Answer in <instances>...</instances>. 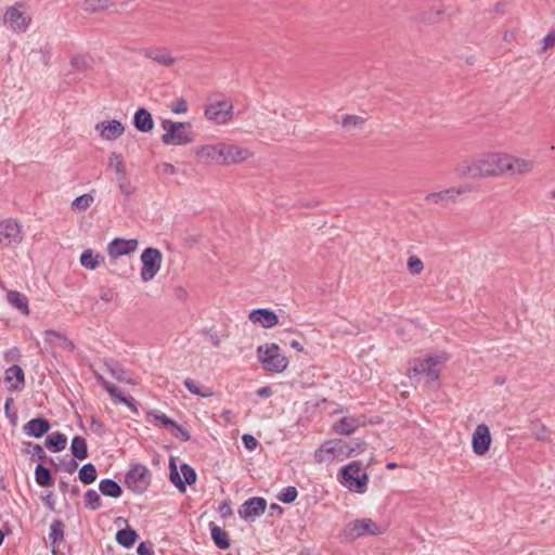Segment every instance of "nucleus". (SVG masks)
Masks as SVG:
<instances>
[{
	"label": "nucleus",
	"mask_w": 555,
	"mask_h": 555,
	"mask_svg": "<svg viewBox=\"0 0 555 555\" xmlns=\"http://www.w3.org/2000/svg\"><path fill=\"white\" fill-rule=\"evenodd\" d=\"M460 178L479 179L503 176V153H483L455 167Z\"/></svg>",
	"instance_id": "f257e3e1"
},
{
	"label": "nucleus",
	"mask_w": 555,
	"mask_h": 555,
	"mask_svg": "<svg viewBox=\"0 0 555 555\" xmlns=\"http://www.w3.org/2000/svg\"><path fill=\"white\" fill-rule=\"evenodd\" d=\"M194 153L205 162L229 166L242 163L253 156L248 149L235 144L217 143L196 146Z\"/></svg>",
	"instance_id": "f03ea898"
},
{
	"label": "nucleus",
	"mask_w": 555,
	"mask_h": 555,
	"mask_svg": "<svg viewBox=\"0 0 555 555\" xmlns=\"http://www.w3.org/2000/svg\"><path fill=\"white\" fill-rule=\"evenodd\" d=\"M365 443L357 442L351 446L344 440H330L324 442L314 452V461L321 463H332L334 461H341L344 457L358 454L364 450Z\"/></svg>",
	"instance_id": "7ed1b4c3"
},
{
	"label": "nucleus",
	"mask_w": 555,
	"mask_h": 555,
	"mask_svg": "<svg viewBox=\"0 0 555 555\" xmlns=\"http://www.w3.org/2000/svg\"><path fill=\"white\" fill-rule=\"evenodd\" d=\"M448 357L446 353L430 354L424 359H412L409 364L406 375L413 378L420 375L426 377L428 383H437L440 376V370L447 362Z\"/></svg>",
	"instance_id": "20e7f679"
},
{
	"label": "nucleus",
	"mask_w": 555,
	"mask_h": 555,
	"mask_svg": "<svg viewBox=\"0 0 555 555\" xmlns=\"http://www.w3.org/2000/svg\"><path fill=\"white\" fill-rule=\"evenodd\" d=\"M256 352L264 371L282 373L288 366L287 357L281 352V348L274 343L258 346Z\"/></svg>",
	"instance_id": "39448f33"
},
{
	"label": "nucleus",
	"mask_w": 555,
	"mask_h": 555,
	"mask_svg": "<svg viewBox=\"0 0 555 555\" xmlns=\"http://www.w3.org/2000/svg\"><path fill=\"white\" fill-rule=\"evenodd\" d=\"M162 128L165 131L162 135V142L165 145H185L193 141L192 125L188 121L180 122L164 119Z\"/></svg>",
	"instance_id": "423d86ee"
},
{
	"label": "nucleus",
	"mask_w": 555,
	"mask_h": 555,
	"mask_svg": "<svg viewBox=\"0 0 555 555\" xmlns=\"http://www.w3.org/2000/svg\"><path fill=\"white\" fill-rule=\"evenodd\" d=\"M338 480L349 490L358 493H364L366 491L369 476L363 472L362 463L360 461H352L340 468Z\"/></svg>",
	"instance_id": "0eeeda50"
},
{
	"label": "nucleus",
	"mask_w": 555,
	"mask_h": 555,
	"mask_svg": "<svg viewBox=\"0 0 555 555\" xmlns=\"http://www.w3.org/2000/svg\"><path fill=\"white\" fill-rule=\"evenodd\" d=\"M125 482L132 492L138 494L144 493L151 483L149 468L143 464L132 465L126 474Z\"/></svg>",
	"instance_id": "6e6552de"
},
{
	"label": "nucleus",
	"mask_w": 555,
	"mask_h": 555,
	"mask_svg": "<svg viewBox=\"0 0 555 555\" xmlns=\"http://www.w3.org/2000/svg\"><path fill=\"white\" fill-rule=\"evenodd\" d=\"M162 253L154 247H147L141 254L142 268L140 272L141 280L149 282L155 278L162 267Z\"/></svg>",
	"instance_id": "1a4fd4ad"
},
{
	"label": "nucleus",
	"mask_w": 555,
	"mask_h": 555,
	"mask_svg": "<svg viewBox=\"0 0 555 555\" xmlns=\"http://www.w3.org/2000/svg\"><path fill=\"white\" fill-rule=\"evenodd\" d=\"M382 533L383 530L371 518L356 519L349 522L343 530V535L347 540H356L365 534L378 535Z\"/></svg>",
	"instance_id": "9d476101"
},
{
	"label": "nucleus",
	"mask_w": 555,
	"mask_h": 555,
	"mask_svg": "<svg viewBox=\"0 0 555 555\" xmlns=\"http://www.w3.org/2000/svg\"><path fill=\"white\" fill-rule=\"evenodd\" d=\"M204 115L216 125H224L233 117V105L227 100L211 102L206 105Z\"/></svg>",
	"instance_id": "9b49d317"
},
{
	"label": "nucleus",
	"mask_w": 555,
	"mask_h": 555,
	"mask_svg": "<svg viewBox=\"0 0 555 555\" xmlns=\"http://www.w3.org/2000/svg\"><path fill=\"white\" fill-rule=\"evenodd\" d=\"M22 240V225L16 220L4 219L0 221V246H15L18 245Z\"/></svg>",
	"instance_id": "f8f14e48"
},
{
	"label": "nucleus",
	"mask_w": 555,
	"mask_h": 555,
	"mask_svg": "<svg viewBox=\"0 0 555 555\" xmlns=\"http://www.w3.org/2000/svg\"><path fill=\"white\" fill-rule=\"evenodd\" d=\"M170 481L177 487V489L181 492H185L186 485H193L196 481V473L193 467L188 464H182L180 466V472L177 469V466L173 460H170L169 463Z\"/></svg>",
	"instance_id": "ddd939ff"
},
{
	"label": "nucleus",
	"mask_w": 555,
	"mask_h": 555,
	"mask_svg": "<svg viewBox=\"0 0 555 555\" xmlns=\"http://www.w3.org/2000/svg\"><path fill=\"white\" fill-rule=\"evenodd\" d=\"M472 186L463 184L452 186L439 192H431L425 196V201L431 204L455 203L461 195L472 192Z\"/></svg>",
	"instance_id": "4468645a"
},
{
	"label": "nucleus",
	"mask_w": 555,
	"mask_h": 555,
	"mask_svg": "<svg viewBox=\"0 0 555 555\" xmlns=\"http://www.w3.org/2000/svg\"><path fill=\"white\" fill-rule=\"evenodd\" d=\"M534 162L503 153V175H526L532 171Z\"/></svg>",
	"instance_id": "2eb2a0df"
},
{
	"label": "nucleus",
	"mask_w": 555,
	"mask_h": 555,
	"mask_svg": "<svg viewBox=\"0 0 555 555\" xmlns=\"http://www.w3.org/2000/svg\"><path fill=\"white\" fill-rule=\"evenodd\" d=\"M267 508V501L260 496L246 500L238 508V516L244 520H254L261 516Z\"/></svg>",
	"instance_id": "dca6fc26"
},
{
	"label": "nucleus",
	"mask_w": 555,
	"mask_h": 555,
	"mask_svg": "<svg viewBox=\"0 0 555 555\" xmlns=\"http://www.w3.org/2000/svg\"><path fill=\"white\" fill-rule=\"evenodd\" d=\"M491 434L489 427L486 424H479L475 428L472 437V448L476 455H485L491 444Z\"/></svg>",
	"instance_id": "f3484780"
},
{
	"label": "nucleus",
	"mask_w": 555,
	"mask_h": 555,
	"mask_svg": "<svg viewBox=\"0 0 555 555\" xmlns=\"http://www.w3.org/2000/svg\"><path fill=\"white\" fill-rule=\"evenodd\" d=\"M138 241L134 238L125 240L116 237L107 245V254L111 258H117L120 256L129 255L134 253L138 248Z\"/></svg>",
	"instance_id": "a211bd4d"
},
{
	"label": "nucleus",
	"mask_w": 555,
	"mask_h": 555,
	"mask_svg": "<svg viewBox=\"0 0 555 555\" xmlns=\"http://www.w3.org/2000/svg\"><path fill=\"white\" fill-rule=\"evenodd\" d=\"M142 55L153 62L169 67L176 63V59L166 47H147L142 50Z\"/></svg>",
	"instance_id": "6ab92c4d"
},
{
	"label": "nucleus",
	"mask_w": 555,
	"mask_h": 555,
	"mask_svg": "<svg viewBox=\"0 0 555 555\" xmlns=\"http://www.w3.org/2000/svg\"><path fill=\"white\" fill-rule=\"evenodd\" d=\"M4 22L13 31L23 33L28 28L30 18L16 7H10L4 14Z\"/></svg>",
	"instance_id": "aec40b11"
},
{
	"label": "nucleus",
	"mask_w": 555,
	"mask_h": 555,
	"mask_svg": "<svg viewBox=\"0 0 555 555\" xmlns=\"http://www.w3.org/2000/svg\"><path fill=\"white\" fill-rule=\"evenodd\" d=\"M248 319L253 323L260 324L264 328H272L279 323L278 314L266 308L254 309L250 311Z\"/></svg>",
	"instance_id": "412c9836"
},
{
	"label": "nucleus",
	"mask_w": 555,
	"mask_h": 555,
	"mask_svg": "<svg viewBox=\"0 0 555 555\" xmlns=\"http://www.w3.org/2000/svg\"><path fill=\"white\" fill-rule=\"evenodd\" d=\"M95 129L100 132V137L107 141H114L125 132V127L118 120L99 122Z\"/></svg>",
	"instance_id": "4be33fe9"
},
{
	"label": "nucleus",
	"mask_w": 555,
	"mask_h": 555,
	"mask_svg": "<svg viewBox=\"0 0 555 555\" xmlns=\"http://www.w3.org/2000/svg\"><path fill=\"white\" fill-rule=\"evenodd\" d=\"M50 422L46 418H33L23 426L24 433L34 438H41L50 430Z\"/></svg>",
	"instance_id": "5701e85b"
},
{
	"label": "nucleus",
	"mask_w": 555,
	"mask_h": 555,
	"mask_svg": "<svg viewBox=\"0 0 555 555\" xmlns=\"http://www.w3.org/2000/svg\"><path fill=\"white\" fill-rule=\"evenodd\" d=\"M7 300L9 305L18 310L23 315H29L28 298L18 291H8Z\"/></svg>",
	"instance_id": "b1692460"
},
{
	"label": "nucleus",
	"mask_w": 555,
	"mask_h": 555,
	"mask_svg": "<svg viewBox=\"0 0 555 555\" xmlns=\"http://www.w3.org/2000/svg\"><path fill=\"white\" fill-rule=\"evenodd\" d=\"M133 125L140 132H149L154 127L152 114L144 107L139 108L133 116Z\"/></svg>",
	"instance_id": "393cba45"
},
{
	"label": "nucleus",
	"mask_w": 555,
	"mask_h": 555,
	"mask_svg": "<svg viewBox=\"0 0 555 555\" xmlns=\"http://www.w3.org/2000/svg\"><path fill=\"white\" fill-rule=\"evenodd\" d=\"M44 335V341L51 346H62L66 348L68 351H74L75 345L72 340L67 338L66 335L53 331V330H46L43 332Z\"/></svg>",
	"instance_id": "a878e982"
},
{
	"label": "nucleus",
	"mask_w": 555,
	"mask_h": 555,
	"mask_svg": "<svg viewBox=\"0 0 555 555\" xmlns=\"http://www.w3.org/2000/svg\"><path fill=\"white\" fill-rule=\"evenodd\" d=\"M5 382L10 383L12 379H16L15 384L10 386L11 391L22 390L25 386V375L20 365L13 364L5 370Z\"/></svg>",
	"instance_id": "bb28decb"
},
{
	"label": "nucleus",
	"mask_w": 555,
	"mask_h": 555,
	"mask_svg": "<svg viewBox=\"0 0 555 555\" xmlns=\"http://www.w3.org/2000/svg\"><path fill=\"white\" fill-rule=\"evenodd\" d=\"M44 444L52 452H61L66 448L67 437L62 433L55 431L46 438Z\"/></svg>",
	"instance_id": "cd10ccee"
},
{
	"label": "nucleus",
	"mask_w": 555,
	"mask_h": 555,
	"mask_svg": "<svg viewBox=\"0 0 555 555\" xmlns=\"http://www.w3.org/2000/svg\"><path fill=\"white\" fill-rule=\"evenodd\" d=\"M210 534L212 541L219 548L227 550L230 547V539L228 532L214 522H210Z\"/></svg>",
	"instance_id": "c85d7f7f"
},
{
	"label": "nucleus",
	"mask_w": 555,
	"mask_h": 555,
	"mask_svg": "<svg viewBox=\"0 0 555 555\" xmlns=\"http://www.w3.org/2000/svg\"><path fill=\"white\" fill-rule=\"evenodd\" d=\"M138 538L139 535L135 530L125 528L117 531L115 539L120 546L130 548L133 546Z\"/></svg>",
	"instance_id": "c756f323"
},
{
	"label": "nucleus",
	"mask_w": 555,
	"mask_h": 555,
	"mask_svg": "<svg viewBox=\"0 0 555 555\" xmlns=\"http://www.w3.org/2000/svg\"><path fill=\"white\" fill-rule=\"evenodd\" d=\"M99 489L103 495L111 498H119L122 494L121 487L111 478L102 479Z\"/></svg>",
	"instance_id": "7c9ffc66"
},
{
	"label": "nucleus",
	"mask_w": 555,
	"mask_h": 555,
	"mask_svg": "<svg viewBox=\"0 0 555 555\" xmlns=\"http://www.w3.org/2000/svg\"><path fill=\"white\" fill-rule=\"evenodd\" d=\"M70 452L74 459L85 460L88 457L87 441L81 436H75L70 443Z\"/></svg>",
	"instance_id": "2f4dec72"
},
{
	"label": "nucleus",
	"mask_w": 555,
	"mask_h": 555,
	"mask_svg": "<svg viewBox=\"0 0 555 555\" xmlns=\"http://www.w3.org/2000/svg\"><path fill=\"white\" fill-rule=\"evenodd\" d=\"M105 367L118 382L127 384L131 383V379L127 375V371L119 362L114 360L105 361Z\"/></svg>",
	"instance_id": "473e14b6"
},
{
	"label": "nucleus",
	"mask_w": 555,
	"mask_h": 555,
	"mask_svg": "<svg viewBox=\"0 0 555 555\" xmlns=\"http://www.w3.org/2000/svg\"><path fill=\"white\" fill-rule=\"evenodd\" d=\"M104 261L100 254H93L91 249L85 250L80 256V264L87 269L94 270Z\"/></svg>",
	"instance_id": "72a5a7b5"
},
{
	"label": "nucleus",
	"mask_w": 555,
	"mask_h": 555,
	"mask_svg": "<svg viewBox=\"0 0 555 555\" xmlns=\"http://www.w3.org/2000/svg\"><path fill=\"white\" fill-rule=\"evenodd\" d=\"M113 7L112 0H85L82 2V10L87 13H98Z\"/></svg>",
	"instance_id": "f704fd0d"
},
{
	"label": "nucleus",
	"mask_w": 555,
	"mask_h": 555,
	"mask_svg": "<svg viewBox=\"0 0 555 555\" xmlns=\"http://www.w3.org/2000/svg\"><path fill=\"white\" fill-rule=\"evenodd\" d=\"M147 420L155 426L158 427H172L175 425V421L168 417L165 413L154 410L147 413Z\"/></svg>",
	"instance_id": "c9c22d12"
},
{
	"label": "nucleus",
	"mask_w": 555,
	"mask_h": 555,
	"mask_svg": "<svg viewBox=\"0 0 555 555\" xmlns=\"http://www.w3.org/2000/svg\"><path fill=\"white\" fill-rule=\"evenodd\" d=\"M35 480L40 487H50L53 485L50 469L42 464H38L35 468Z\"/></svg>",
	"instance_id": "e433bc0d"
},
{
	"label": "nucleus",
	"mask_w": 555,
	"mask_h": 555,
	"mask_svg": "<svg viewBox=\"0 0 555 555\" xmlns=\"http://www.w3.org/2000/svg\"><path fill=\"white\" fill-rule=\"evenodd\" d=\"M185 388L193 395L208 398L214 395L212 390L210 388H205L199 385L198 382L192 379V378H185L183 382Z\"/></svg>",
	"instance_id": "4c0bfd02"
},
{
	"label": "nucleus",
	"mask_w": 555,
	"mask_h": 555,
	"mask_svg": "<svg viewBox=\"0 0 555 555\" xmlns=\"http://www.w3.org/2000/svg\"><path fill=\"white\" fill-rule=\"evenodd\" d=\"M96 468L92 463H87L81 466L78 473L79 480L85 485H90L96 479Z\"/></svg>",
	"instance_id": "58836bf2"
},
{
	"label": "nucleus",
	"mask_w": 555,
	"mask_h": 555,
	"mask_svg": "<svg viewBox=\"0 0 555 555\" xmlns=\"http://www.w3.org/2000/svg\"><path fill=\"white\" fill-rule=\"evenodd\" d=\"M64 539V524L60 519L53 520L50 526L49 540L52 544H56Z\"/></svg>",
	"instance_id": "ea45409f"
},
{
	"label": "nucleus",
	"mask_w": 555,
	"mask_h": 555,
	"mask_svg": "<svg viewBox=\"0 0 555 555\" xmlns=\"http://www.w3.org/2000/svg\"><path fill=\"white\" fill-rule=\"evenodd\" d=\"M334 428L340 435H350L356 430L357 424L351 417H343L335 424Z\"/></svg>",
	"instance_id": "a19ab883"
},
{
	"label": "nucleus",
	"mask_w": 555,
	"mask_h": 555,
	"mask_svg": "<svg viewBox=\"0 0 555 555\" xmlns=\"http://www.w3.org/2000/svg\"><path fill=\"white\" fill-rule=\"evenodd\" d=\"M108 166L114 168L117 179L127 177L125 164L120 154L112 153L109 156Z\"/></svg>",
	"instance_id": "79ce46f5"
},
{
	"label": "nucleus",
	"mask_w": 555,
	"mask_h": 555,
	"mask_svg": "<svg viewBox=\"0 0 555 555\" xmlns=\"http://www.w3.org/2000/svg\"><path fill=\"white\" fill-rule=\"evenodd\" d=\"M93 202L94 197L90 193L82 194L77 196L72 202V208L78 211H86L93 204Z\"/></svg>",
	"instance_id": "37998d69"
},
{
	"label": "nucleus",
	"mask_w": 555,
	"mask_h": 555,
	"mask_svg": "<svg viewBox=\"0 0 555 555\" xmlns=\"http://www.w3.org/2000/svg\"><path fill=\"white\" fill-rule=\"evenodd\" d=\"M85 505L87 508L91 511L99 509L102 506V500L100 494L95 490L89 489L85 493Z\"/></svg>",
	"instance_id": "c03bdc74"
},
{
	"label": "nucleus",
	"mask_w": 555,
	"mask_h": 555,
	"mask_svg": "<svg viewBox=\"0 0 555 555\" xmlns=\"http://www.w3.org/2000/svg\"><path fill=\"white\" fill-rule=\"evenodd\" d=\"M120 193L129 199L137 191V188L130 182L128 176L117 180Z\"/></svg>",
	"instance_id": "a18cd8bd"
},
{
	"label": "nucleus",
	"mask_w": 555,
	"mask_h": 555,
	"mask_svg": "<svg viewBox=\"0 0 555 555\" xmlns=\"http://www.w3.org/2000/svg\"><path fill=\"white\" fill-rule=\"evenodd\" d=\"M297 489L293 486H288L281 490V492L278 495V499L284 504H291L297 499Z\"/></svg>",
	"instance_id": "49530a36"
},
{
	"label": "nucleus",
	"mask_w": 555,
	"mask_h": 555,
	"mask_svg": "<svg viewBox=\"0 0 555 555\" xmlns=\"http://www.w3.org/2000/svg\"><path fill=\"white\" fill-rule=\"evenodd\" d=\"M70 65L78 72H87L90 68L88 57L83 54H75L70 59Z\"/></svg>",
	"instance_id": "de8ad7c7"
},
{
	"label": "nucleus",
	"mask_w": 555,
	"mask_h": 555,
	"mask_svg": "<svg viewBox=\"0 0 555 555\" xmlns=\"http://www.w3.org/2000/svg\"><path fill=\"white\" fill-rule=\"evenodd\" d=\"M364 124V118L356 115H345L341 125L346 129L361 128Z\"/></svg>",
	"instance_id": "09e8293b"
},
{
	"label": "nucleus",
	"mask_w": 555,
	"mask_h": 555,
	"mask_svg": "<svg viewBox=\"0 0 555 555\" xmlns=\"http://www.w3.org/2000/svg\"><path fill=\"white\" fill-rule=\"evenodd\" d=\"M532 435L538 440L545 441V440L550 439V434H548L547 427L545 425L541 424V423L533 424V426H532Z\"/></svg>",
	"instance_id": "8fccbe9b"
},
{
	"label": "nucleus",
	"mask_w": 555,
	"mask_h": 555,
	"mask_svg": "<svg viewBox=\"0 0 555 555\" xmlns=\"http://www.w3.org/2000/svg\"><path fill=\"white\" fill-rule=\"evenodd\" d=\"M406 267L412 274H420L424 269L423 261L416 256L409 257Z\"/></svg>",
	"instance_id": "3c124183"
},
{
	"label": "nucleus",
	"mask_w": 555,
	"mask_h": 555,
	"mask_svg": "<svg viewBox=\"0 0 555 555\" xmlns=\"http://www.w3.org/2000/svg\"><path fill=\"white\" fill-rule=\"evenodd\" d=\"M171 434L173 437L184 442L191 439V435L188 431V429H185L184 427L180 426L177 423H175V425L171 427Z\"/></svg>",
	"instance_id": "603ef678"
},
{
	"label": "nucleus",
	"mask_w": 555,
	"mask_h": 555,
	"mask_svg": "<svg viewBox=\"0 0 555 555\" xmlns=\"http://www.w3.org/2000/svg\"><path fill=\"white\" fill-rule=\"evenodd\" d=\"M170 109L175 114H185L188 112V103L183 98H179L170 104Z\"/></svg>",
	"instance_id": "864d4df0"
},
{
	"label": "nucleus",
	"mask_w": 555,
	"mask_h": 555,
	"mask_svg": "<svg viewBox=\"0 0 555 555\" xmlns=\"http://www.w3.org/2000/svg\"><path fill=\"white\" fill-rule=\"evenodd\" d=\"M26 446L28 447L26 449V453H30L29 448H31L34 456H37L40 461L47 460V454L40 444H34L31 442H27Z\"/></svg>",
	"instance_id": "5fc2aeb1"
},
{
	"label": "nucleus",
	"mask_w": 555,
	"mask_h": 555,
	"mask_svg": "<svg viewBox=\"0 0 555 555\" xmlns=\"http://www.w3.org/2000/svg\"><path fill=\"white\" fill-rule=\"evenodd\" d=\"M542 43H543V46H542L541 50L539 51V53H544L550 48L554 47L555 46V30H550L547 33V35L543 38Z\"/></svg>",
	"instance_id": "6e6d98bb"
},
{
	"label": "nucleus",
	"mask_w": 555,
	"mask_h": 555,
	"mask_svg": "<svg viewBox=\"0 0 555 555\" xmlns=\"http://www.w3.org/2000/svg\"><path fill=\"white\" fill-rule=\"evenodd\" d=\"M242 441H243L244 447L248 451H254L259 444L258 440L253 435H249V434H244L242 436Z\"/></svg>",
	"instance_id": "4d7b16f0"
},
{
	"label": "nucleus",
	"mask_w": 555,
	"mask_h": 555,
	"mask_svg": "<svg viewBox=\"0 0 555 555\" xmlns=\"http://www.w3.org/2000/svg\"><path fill=\"white\" fill-rule=\"evenodd\" d=\"M90 428L99 437H102L106 431L104 424L95 417H91Z\"/></svg>",
	"instance_id": "13d9d810"
},
{
	"label": "nucleus",
	"mask_w": 555,
	"mask_h": 555,
	"mask_svg": "<svg viewBox=\"0 0 555 555\" xmlns=\"http://www.w3.org/2000/svg\"><path fill=\"white\" fill-rule=\"evenodd\" d=\"M139 555H154L153 544L150 541L141 542L137 547Z\"/></svg>",
	"instance_id": "bf43d9fd"
},
{
	"label": "nucleus",
	"mask_w": 555,
	"mask_h": 555,
	"mask_svg": "<svg viewBox=\"0 0 555 555\" xmlns=\"http://www.w3.org/2000/svg\"><path fill=\"white\" fill-rule=\"evenodd\" d=\"M99 296L102 301L109 302L114 299L115 293L112 288L101 287Z\"/></svg>",
	"instance_id": "052dcab7"
},
{
	"label": "nucleus",
	"mask_w": 555,
	"mask_h": 555,
	"mask_svg": "<svg viewBox=\"0 0 555 555\" xmlns=\"http://www.w3.org/2000/svg\"><path fill=\"white\" fill-rule=\"evenodd\" d=\"M21 357L20 349L16 347H13L4 352V359L5 361H17Z\"/></svg>",
	"instance_id": "680f3d73"
},
{
	"label": "nucleus",
	"mask_w": 555,
	"mask_h": 555,
	"mask_svg": "<svg viewBox=\"0 0 555 555\" xmlns=\"http://www.w3.org/2000/svg\"><path fill=\"white\" fill-rule=\"evenodd\" d=\"M119 402L126 404L132 412L138 413L137 402L132 397H120Z\"/></svg>",
	"instance_id": "e2e57ef3"
},
{
	"label": "nucleus",
	"mask_w": 555,
	"mask_h": 555,
	"mask_svg": "<svg viewBox=\"0 0 555 555\" xmlns=\"http://www.w3.org/2000/svg\"><path fill=\"white\" fill-rule=\"evenodd\" d=\"M221 517L225 518L232 515V508L229 502H222L219 506Z\"/></svg>",
	"instance_id": "0e129e2a"
},
{
	"label": "nucleus",
	"mask_w": 555,
	"mask_h": 555,
	"mask_svg": "<svg viewBox=\"0 0 555 555\" xmlns=\"http://www.w3.org/2000/svg\"><path fill=\"white\" fill-rule=\"evenodd\" d=\"M206 335L208 336V339H209V341L211 343L212 346H215V347H219L220 346V337L217 334V332H214V331L210 330V331L206 332Z\"/></svg>",
	"instance_id": "69168bd1"
},
{
	"label": "nucleus",
	"mask_w": 555,
	"mask_h": 555,
	"mask_svg": "<svg viewBox=\"0 0 555 555\" xmlns=\"http://www.w3.org/2000/svg\"><path fill=\"white\" fill-rule=\"evenodd\" d=\"M77 466L78 463L75 461V459H70L66 463H64V470L68 474H72L77 469Z\"/></svg>",
	"instance_id": "338daca9"
},
{
	"label": "nucleus",
	"mask_w": 555,
	"mask_h": 555,
	"mask_svg": "<svg viewBox=\"0 0 555 555\" xmlns=\"http://www.w3.org/2000/svg\"><path fill=\"white\" fill-rule=\"evenodd\" d=\"M257 395L260 398H269L272 395V389L269 386L261 387L257 389Z\"/></svg>",
	"instance_id": "774afa93"
}]
</instances>
